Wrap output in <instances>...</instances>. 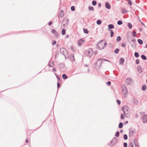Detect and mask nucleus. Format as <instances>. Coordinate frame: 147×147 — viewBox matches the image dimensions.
Returning <instances> with one entry per match:
<instances>
[{
  "label": "nucleus",
  "instance_id": "obj_1",
  "mask_svg": "<svg viewBox=\"0 0 147 147\" xmlns=\"http://www.w3.org/2000/svg\"><path fill=\"white\" fill-rule=\"evenodd\" d=\"M107 44V43L105 40H101L96 44V48L99 50L103 49L105 48Z\"/></svg>",
  "mask_w": 147,
  "mask_h": 147
},
{
  "label": "nucleus",
  "instance_id": "obj_2",
  "mask_svg": "<svg viewBox=\"0 0 147 147\" xmlns=\"http://www.w3.org/2000/svg\"><path fill=\"white\" fill-rule=\"evenodd\" d=\"M121 90L123 95L124 97H126L128 93L127 88L126 85L123 84L121 86Z\"/></svg>",
  "mask_w": 147,
  "mask_h": 147
},
{
  "label": "nucleus",
  "instance_id": "obj_3",
  "mask_svg": "<svg viewBox=\"0 0 147 147\" xmlns=\"http://www.w3.org/2000/svg\"><path fill=\"white\" fill-rule=\"evenodd\" d=\"M60 52L65 56V59L68 58L69 56L66 50L64 48H61L60 49Z\"/></svg>",
  "mask_w": 147,
  "mask_h": 147
},
{
  "label": "nucleus",
  "instance_id": "obj_4",
  "mask_svg": "<svg viewBox=\"0 0 147 147\" xmlns=\"http://www.w3.org/2000/svg\"><path fill=\"white\" fill-rule=\"evenodd\" d=\"M109 61L105 59H104L103 58H100L98 59L97 61L96 62V65L98 66V67H100L101 65V64L102 62H104V61Z\"/></svg>",
  "mask_w": 147,
  "mask_h": 147
},
{
  "label": "nucleus",
  "instance_id": "obj_5",
  "mask_svg": "<svg viewBox=\"0 0 147 147\" xmlns=\"http://www.w3.org/2000/svg\"><path fill=\"white\" fill-rule=\"evenodd\" d=\"M117 139L116 137H114L111 141L108 144V145L109 146L111 147L115 145L117 142Z\"/></svg>",
  "mask_w": 147,
  "mask_h": 147
},
{
  "label": "nucleus",
  "instance_id": "obj_6",
  "mask_svg": "<svg viewBox=\"0 0 147 147\" xmlns=\"http://www.w3.org/2000/svg\"><path fill=\"white\" fill-rule=\"evenodd\" d=\"M85 54L87 56L90 57L93 54V51L91 49L87 50L85 51Z\"/></svg>",
  "mask_w": 147,
  "mask_h": 147
},
{
  "label": "nucleus",
  "instance_id": "obj_7",
  "mask_svg": "<svg viewBox=\"0 0 147 147\" xmlns=\"http://www.w3.org/2000/svg\"><path fill=\"white\" fill-rule=\"evenodd\" d=\"M129 109V107L126 105L123 107L122 109L125 115L128 114Z\"/></svg>",
  "mask_w": 147,
  "mask_h": 147
},
{
  "label": "nucleus",
  "instance_id": "obj_8",
  "mask_svg": "<svg viewBox=\"0 0 147 147\" xmlns=\"http://www.w3.org/2000/svg\"><path fill=\"white\" fill-rule=\"evenodd\" d=\"M125 83L127 85H131V80L130 78H127L125 80Z\"/></svg>",
  "mask_w": 147,
  "mask_h": 147
},
{
  "label": "nucleus",
  "instance_id": "obj_9",
  "mask_svg": "<svg viewBox=\"0 0 147 147\" xmlns=\"http://www.w3.org/2000/svg\"><path fill=\"white\" fill-rule=\"evenodd\" d=\"M136 129H129V136L131 137L133 134L135 132Z\"/></svg>",
  "mask_w": 147,
  "mask_h": 147
},
{
  "label": "nucleus",
  "instance_id": "obj_10",
  "mask_svg": "<svg viewBox=\"0 0 147 147\" xmlns=\"http://www.w3.org/2000/svg\"><path fill=\"white\" fill-rule=\"evenodd\" d=\"M142 122L144 123L147 122V115H143L142 117Z\"/></svg>",
  "mask_w": 147,
  "mask_h": 147
},
{
  "label": "nucleus",
  "instance_id": "obj_11",
  "mask_svg": "<svg viewBox=\"0 0 147 147\" xmlns=\"http://www.w3.org/2000/svg\"><path fill=\"white\" fill-rule=\"evenodd\" d=\"M68 23V20L67 19L66 20H63L62 22V25L63 26H66Z\"/></svg>",
  "mask_w": 147,
  "mask_h": 147
},
{
  "label": "nucleus",
  "instance_id": "obj_12",
  "mask_svg": "<svg viewBox=\"0 0 147 147\" xmlns=\"http://www.w3.org/2000/svg\"><path fill=\"white\" fill-rule=\"evenodd\" d=\"M84 40L83 39H80L78 42V45L79 46H81L82 44H83L84 43Z\"/></svg>",
  "mask_w": 147,
  "mask_h": 147
},
{
  "label": "nucleus",
  "instance_id": "obj_13",
  "mask_svg": "<svg viewBox=\"0 0 147 147\" xmlns=\"http://www.w3.org/2000/svg\"><path fill=\"white\" fill-rule=\"evenodd\" d=\"M137 70L139 73L141 74L142 72V68L141 66L138 65L137 67Z\"/></svg>",
  "mask_w": 147,
  "mask_h": 147
},
{
  "label": "nucleus",
  "instance_id": "obj_14",
  "mask_svg": "<svg viewBox=\"0 0 147 147\" xmlns=\"http://www.w3.org/2000/svg\"><path fill=\"white\" fill-rule=\"evenodd\" d=\"M105 6L106 8L110 9L111 8V6L109 3L108 2H106L105 3Z\"/></svg>",
  "mask_w": 147,
  "mask_h": 147
},
{
  "label": "nucleus",
  "instance_id": "obj_15",
  "mask_svg": "<svg viewBox=\"0 0 147 147\" xmlns=\"http://www.w3.org/2000/svg\"><path fill=\"white\" fill-rule=\"evenodd\" d=\"M52 32L55 37H57L58 36V32L56 31L54 29H53L52 30Z\"/></svg>",
  "mask_w": 147,
  "mask_h": 147
},
{
  "label": "nucleus",
  "instance_id": "obj_16",
  "mask_svg": "<svg viewBox=\"0 0 147 147\" xmlns=\"http://www.w3.org/2000/svg\"><path fill=\"white\" fill-rule=\"evenodd\" d=\"M108 30L109 31L111 30V29H113L114 28V25L113 24H109L108 25Z\"/></svg>",
  "mask_w": 147,
  "mask_h": 147
},
{
  "label": "nucleus",
  "instance_id": "obj_17",
  "mask_svg": "<svg viewBox=\"0 0 147 147\" xmlns=\"http://www.w3.org/2000/svg\"><path fill=\"white\" fill-rule=\"evenodd\" d=\"M64 14V11L63 10H61L59 12V16L60 18H62Z\"/></svg>",
  "mask_w": 147,
  "mask_h": 147
},
{
  "label": "nucleus",
  "instance_id": "obj_18",
  "mask_svg": "<svg viewBox=\"0 0 147 147\" xmlns=\"http://www.w3.org/2000/svg\"><path fill=\"white\" fill-rule=\"evenodd\" d=\"M70 60L72 61H74L75 60V59H74V55L73 54H71V55H70Z\"/></svg>",
  "mask_w": 147,
  "mask_h": 147
},
{
  "label": "nucleus",
  "instance_id": "obj_19",
  "mask_svg": "<svg viewBox=\"0 0 147 147\" xmlns=\"http://www.w3.org/2000/svg\"><path fill=\"white\" fill-rule=\"evenodd\" d=\"M134 143L136 147H139L138 143L137 142V140L136 139L134 140Z\"/></svg>",
  "mask_w": 147,
  "mask_h": 147
},
{
  "label": "nucleus",
  "instance_id": "obj_20",
  "mask_svg": "<svg viewBox=\"0 0 147 147\" xmlns=\"http://www.w3.org/2000/svg\"><path fill=\"white\" fill-rule=\"evenodd\" d=\"M124 61V59L123 58H121L119 61V63L120 64H122Z\"/></svg>",
  "mask_w": 147,
  "mask_h": 147
},
{
  "label": "nucleus",
  "instance_id": "obj_21",
  "mask_svg": "<svg viewBox=\"0 0 147 147\" xmlns=\"http://www.w3.org/2000/svg\"><path fill=\"white\" fill-rule=\"evenodd\" d=\"M121 11L123 14L126 13L127 12V11L125 9H122Z\"/></svg>",
  "mask_w": 147,
  "mask_h": 147
},
{
  "label": "nucleus",
  "instance_id": "obj_22",
  "mask_svg": "<svg viewBox=\"0 0 147 147\" xmlns=\"http://www.w3.org/2000/svg\"><path fill=\"white\" fill-rule=\"evenodd\" d=\"M138 43L141 45H142L143 43V41L140 39H138Z\"/></svg>",
  "mask_w": 147,
  "mask_h": 147
},
{
  "label": "nucleus",
  "instance_id": "obj_23",
  "mask_svg": "<svg viewBox=\"0 0 147 147\" xmlns=\"http://www.w3.org/2000/svg\"><path fill=\"white\" fill-rule=\"evenodd\" d=\"M146 85H143L142 87V89L143 90L145 91L146 89Z\"/></svg>",
  "mask_w": 147,
  "mask_h": 147
},
{
  "label": "nucleus",
  "instance_id": "obj_24",
  "mask_svg": "<svg viewBox=\"0 0 147 147\" xmlns=\"http://www.w3.org/2000/svg\"><path fill=\"white\" fill-rule=\"evenodd\" d=\"M62 77L65 80L68 77L65 74H63L62 75Z\"/></svg>",
  "mask_w": 147,
  "mask_h": 147
},
{
  "label": "nucleus",
  "instance_id": "obj_25",
  "mask_svg": "<svg viewBox=\"0 0 147 147\" xmlns=\"http://www.w3.org/2000/svg\"><path fill=\"white\" fill-rule=\"evenodd\" d=\"M141 57L143 60H146L147 59L146 57L144 55H142L141 56Z\"/></svg>",
  "mask_w": 147,
  "mask_h": 147
},
{
  "label": "nucleus",
  "instance_id": "obj_26",
  "mask_svg": "<svg viewBox=\"0 0 147 147\" xmlns=\"http://www.w3.org/2000/svg\"><path fill=\"white\" fill-rule=\"evenodd\" d=\"M49 66L50 67H53L54 65V63L53 62H51V63H50L48 64Z\"/></svg>",
  "mask_w": 147,
  "mask_h": 147
},
{
  "label": "nucleus",
  "instance_id": "obj_27",
  "mask_svg": "<svg viewBox=\"0 0 147 147\" xmlns=\"http://www.w3.org/2000/svg\"><path fill=\"white\" fill-rule=\"evenodd\" d=\"M134 55L135 57L136 58H138L139 56V54L138 52H135L134 53Z\"/></svg>",
  "mask_w": 147,
  "mask_h": 147
},
{
  "label": "nucleus",
  "instance_id": "obj_28",
  "mask_svg": "<svg viewBox=\"0 0 147 147\" xmlns=\"http://www.w3.org/2000/svg\"><path fill=\"white\" fill-rule=\"evenodd\" d=\"M130 43L132 47L135 48L136 47V43H133V42L132 43V42H130Z\"/></svg>",
  "mask_w": 147,
  "mask_h": 147
},
{
  "label": "nucleus",
  "instance_id": "obj_29",
  "mask_svg": "<svg viewBox=\"0 0 147 147\" xmlns=\"http://www.w3.org/2000/svg\"><path fill=\"white\" fill-rule=\"evenodd\" d=\"M127 26L128 28L129 29H131L132 28V25L130 23H129L127 24Z\"/></svg>",
  "mask_w": 147,
  "mask_h": 147
},
{
  "label": "nucleus",
  "instance_id": "obj_30",
  "mask_svg": "<svg viewBox=\"0 0 147 147\" xmlns=\"http://www.w3.org/2000/svg\"><path fill=\"white\" fill-rule=\"evenodd\" d=\"M123 124L122 123H119V128H122L123 127Z\"/></svg>",
  "mask_w": 147,
  "mask_h": 147
},
{
  "label": "nucleus",
  "instance_id": "obj_31",
  "mask_svg": "<svg viewBox=\"0 0 147 147\" xmlns=\"http://www.w3.org/2000/svg\"><path fill=\"white\" fill-rule=\"evenodd\" d=\"M88 9L89 10H91L92 11H94V7L92 6H89L88 7Z\"/></svg>",
  "mask_w": 147,
  "mask_h": 147
},
{
  "label": "nucleus",
  "instance_id": "obj_32",
  "mask_svg": "<svg viewBox=\"0 0 147 147\" xmlns=\"http://www.w3.org/2000/svg\"><path fill=\"white\" fill-rule=\"evenodd\" d=\"M121 40V37L119 36H118L116 40L117 42H119Z\"/></svg>",
  "mask_w": 147,
  "mask_h": 147
},
{
  "label": "nucleus",
  "instance_id": "obj_33",
  "mask_svg": "<svg viewBox=\"0 0 147 147\" xmlns=\"http://www.w3.org/2000/svg\"><path fill=\"white\" fill-rule=\"evenodd\" d=\"M84 32V33L88 34L89 32V31H88L87 29H83Z\"/></svg>",
  "mask_w": 147,
  "mask_h": 147
},
{
  "label": "nucleus",
  "instance_id": "obj_34",
  "mask_svg": "<svg viewBox=\"0 0 147 147\" xmlns=\"http://www.w3.org/2000/svg\"><path fill=\"white\" fill-rule=\"evenodd\" d=\"M96 23L98 25H100L101 23V21L100 20H98L96 21Z\"/></svg>",
  "mask_w": 147,
  "mask_h": 147
},
{
  "label": "nucleus",
  "instance_id": "obj_35",
  "mask_svg": "<svg viewBox=\"0 0 147 147\" xmlns=\"http://www.w3.org/2000/svg\"><path fill=\"white\" fill-rule=\"evenodd\" d=\"M61 33L63 35H64L65 34V29H63L62 30Z\"/></svg>",
  "mask_w": 147,
  "mask_h": 147
},
{
  "label": "nucleus",
  "instance_id": "obj_36",
  "mask_svg": "<svg viewBox=\"0 0 147 147\" xmlns=\"http://www.w3.org/2000/svg\"><path fill=\"white\" fill-rule=\"evenodd\" d=\"M119 51V49H116L114 51V52L115 54H117Z\"/></svg>",
  "mask_w": 147,
  "mask_h": 147
},
{
  "label": "nucleus",
  "instance_id": "obj_37",
  "mask_svg": "<svg viewBox=\"0 0 147 147\" xmlns=\"http://www.w3.org/2000/svg\"><path fill=\"white\" fill-rule=\"evenodd\" d=\"M123 23V22L119 20L117 21V24L119 25H121Z\"/></svg>",
  "mask_w": 147,
  "mask_h": 147
},
{
  "label": "nucleus",
  "instance_id": "obj_38",
  "mask_svg": "<svg viewBox=\"0 0 147 147\" xmlns=\"http://www.w3.org/2000/svg\"><path fill=\"white\" fill-rule=\"evenodd\" d=\"M110 31L111 33V37H112L113 35L114 34V32L112 30H109Z\"/></svg>",
  "mask_w": 147,
  "mask_h": 147
},
{
  "label": "nucleus",
  "instance_id": "obj_39",
  "mask_svg": "<svg viewBox=\"0 0 147 147\" xmlns=\"http://www.w3.org/2000/svg\"><path fill=\"white\" fill-rule=\"evenodd\" d=\"M119 131H117L116 132V133H115V136L117 137H118L119 136Z\"/></svg>",
  "mask_w": 147,
  "mask_h": 147
},
{
  "label": "nucleus",
  "instance_id": "obj_40",
  "mask_svg": "<svg viewBox=\"0 0 147 147\" xmlns=\"http://www.w3.org/2000/svg\"><path fill=\"white\" fill-rule=\"evenodd\" d=\"M133 35L134 37H136V32L135 31H133L132 32Z\"/></svg>",
  "mask_w": 147,
  "mask_h": 147
},
{
  "label": "nucleus",
  "instance_id": "obj_41",
  "mask_svg": "<svg viewBox=\"0 0 147 147\" xmlns=\"http://www.w3.org/2000/svg\"><path fill=\"white\" fill-rule=\"evenodd\" d=\"M123 138L125 140H127V135L126 134H124L123 136Z\"/></svg>",
  "mask_w": 147,
  "mask_h": 147
},
{
  "label": "nucleus",
  "instance_id": "obj_42",
  "mask_svg": "<svg viewBox=\"0 0 147 147\" xmlns=\"http://www.w3.org/2000/svg\"><path fill=\"white\" fill-rule=\"evenodd\" d=\"M92 4L93 5H95L96 4V2L95 1H92Z\"/></svg>",
  "mask_w": 147,
  "mask_h": 147
},
{
  "label": "nucleus",
  "instance_id": "obj_43",
  "mask_svg": "<svg viewBox=\"0 0 147 147\" xmlns=\"http://www.w3.org/2000/svg\"><path fill=\"white\" fill-rule=\"evenodd\" d=\"M131 42H132L133 43H136V39H135L134 38L131 39Z\"/></svg>",
  "mask_w": 147,
  "mask_h": 147
},
{
  "label": "nucleus",
  "instance_id": "obj_44",
  "mask_svg": "<svg viewBox=\"0 0 147 147\" xmlns=\"http://www.w3.org/2000/svg\"><path fill=\"white\" fill-rule=\"evenodd\" d=\"M55 75L56 76V77L58 79V81H59L60 80V78L59 77L56 73H55Z\"/></svg>",
  "mask_w": 147,
  "mask_h": 147
},
{
  "label": "nucleus",
  "instance_id": "obj_45",
  "mask_svg": "<svg viewBox=\"0 0 147 147\" xmlns=\"http://www.w3.org/2000/svg\"><path fill=\"white\" fill-rule=\"evenodd\" d=\"M130 5H132V3L130 0H128L127 2Z\"/></svg>",
  "mask_w": 147,
  "mask_h": 147
},
{
  "label": "nucleus",
  "instance_id": "obj_46",
  "mask_svg": "<svg viewBox=\"0 0 147 147\" xmlns=\"http://www.w3.org/2000/svg\"><path fill=\"white\" fill-rule=\"evenodd\" d=\"M71 10L72 11H74L75 10V7L74 6H73L71 7Z\"/></svg>",
  "mask_w": 147,
  "mask_h": 147
},
{
  "label": "nucleus",
  "instance_id": "obj_47",
  "mask_svg": "<svg viewBox=\"0 0 147 147\" xmlns=\"http://www.w3.org/2000/svg\"><path fill=\"white\" fill-rule=\"evenodd\" d=\"M129 147H134L133 143H130L129 145Z\"/></svg>",
  "mask_w": 147,
  "mask_h": 147
},
{
  "label": "nucleus",
  "instance_id": "obj_48",
  "mask_svg": "<svg viewBox=\"0 0 147 147\" xmlns=\"http://www.w3.org/2000/svg\"><path fill=\"white\" fill-rule=\"evenodd\" d=\"M135 62H136V64H138L140 63L139 60L138 59H137L136 61Z\"/></svg>",
  "mask_w": 147,
  "mask_h": 147
},
{
  "label": "nucleus",
  "instance_id": "obj_49",
  "mask_svg": "<svg viewBox=\"0 0 147 147\" xmlns=\"http://www.w3.org/2000/svg\"><path fill=\"white\" fill-rule=\"evenodd\" d=\"M116 102L118 105H119L121 104V101L119 100H116Z\"/></svg>",
  "mask_w": 147,
  "mask_h": 147
},
{
  "label": "nucleus",
  "instance_id": "obj_50",
  "mask_svg": "<svg viewBox=\"0 0 147 147\" xmlns=\"http://www.w3.org/2000/svg\"><path fill=\"white\" fill-rule=\"evenodd\" d=\"M124 115L123 114H121V119H124Z\"/></svg>",
  "mask_w": 147,
  "mask_h": 147
},
{
  "label": "nucleus",
  "instance_id": "obj_51",
  "mask_svg": "<svg viewBox=\"0 0 147 147\" xmlns=\"http://www.w3.org/2000/svg\"><path fill=\"white\" fill-rule=\"evenodd\" d=\"M111 82L110 81H108L107 82V84L108 86H110L111 84Z\"/></svg>",
  "mask_w": 147,
  "mask_h": 147
},
{
  "label": "nucleus",
  "instance_id": "obj_52",
  "mask_svg": "<svg viewBox=\"0 0 147 147\" xmlns=\"http://www.w3.org/2000/svg\"><path fill=\"white\" fill-rule=\"evenodd\" d=\"M123 145L124 147H127V143L124 142Z\"/></svg>",
  "mask_w": 147,
  "mask_h": 147
},
{
  "label": "nucleus",
  "instance_id": "obj_53",
  "mask_svg": "<svg viewBox=\"0 0 147 147\" xmlns=\"http://www.w3.org/2000/svg\"><path fill=\"white\" fill-rule=\"evenodd\" d=\"M56 43V42L55 40L53 41L52 43V44L53 45H55Z\"/></svg>",
  "mask_w": 147,
  "mask_h": 147
},
{
  "label": "nucleus",
  "instance_id": "obj_54",
  "mask_svg": "<svg viewBox=\"0 0 147 147\" xmlns=\"http://www.w3.org/2000/svg\"><path fill=\"white\" fill-rule=\"evenodd\" d=\"M122 46L123 47H125L126 46V45L125 43H123L122 44Z\"/></svg>",
  "mask_w": 147,
  "mask_h": 147
},
{
  "label": "nucleus",
  "instance_id": "obj_55",
  "mask_svg": "<svg viewBox=\"0 0 147 147\" xmlns=\"http://www.w3.org/2000/svg\"><path fill=\"white\" fill-rule=\"evenodd\" d=\"M52 24V22L51 21H50L48 23V25L49 26H51Z\"/></svg>",
  "mask_w": 147,
  "mask_h": 147
},
{
  "label": "nucleus",
  "instance_id": "obj_56",
  "mask_svg": "<svg viewBox=\"0 0 147 147\" xmlns=\"http://www.w3.org/2000/svg\"><path fill=\"white\" fill-rule=\"evenodd\" d=\"M60 86V84L58 82L57 83V88H58Z\"/></svg>",
  "mask_w": 147,
  "mask_h": 147
},
{
  "label": "nucleus",
  "instance_id": "obj_57",
  "mask_svg": "<svg viewBox=\"0 0 147 147\" xmlns=\"http://www.w3.org/2000/svg\"><path fill=\"white\" fill-rule=\"evenodd\" d=\"M53 71L54 72H55L56 71H57V69H56L55 68H53Z\"/></svg>",
  "mask_w": 147,
  "mask_h": 147
},
{
  "label": "nucleus",
  "instance_id": "obj_58",
  "mask_svg": "<svg viewBox=\"0 0 147 147\" xmlns=\"http://www.w3.org/2000/svg\"><path fill=\"white\" fill-rule=\"evenodd\" d=\"M98 7H100L101 6V4L100 3H99L98 4Z\"/></svg>",
  "mask_w": 147,
  "mask_h": 147
},
{
  "label": "nucleus",
  "instance_id": "obj_59",
  "mask_svg": "<svg viewBox=\"0 0 147 147\" xmlns=\"http://www.w3.org/2000/svg\"><path fill=\"white\" fill-rule=\"evenodd\" d=\"M69 37V34H67L65 36V38H68Z\"/></svg>",
  "mask_w": 147,
  "mask_h": 147
},
{
  "label": "nucleus",
  "instance_id": "obj_60",
  "mask_svg": "<svg viewBox=\"0 0 147 147\" xmlns=\"http://www.w3.org/2000/svg\"><path fill=\"white\" fill-rule=\"evenodd\" d=\"M139 30L141 32H142V28H139Z\"/></svg>",
  "mask_w": 147,
  "mask_h": 147
},
{
  "label": "nucleus",
  "instance_id": "obj_61",
  "mask_svg": "<svg viewBox=\"0 0 147 147\" xmlns=\"http://www.w3.org/2000/svg\"><path fill=\"white\" fill-rule=\"evenodd\" d=\"M26 143H28V140L27 139H26Z\"/></svg>",
  "mask_w": 147,
  "mask_h": 147
},
{
  "label": "nucleus",
  "instance_id": "obj_62",
  "mask_svg": "<svg viewBox=\"0 0 147 147\" xmlns=\"http://www.w3.org/2000/svg\"><path fill=\"white\" fill-rule=\"evenodd\" d=\"M128 121H125V123H128Z\"/></svg>",
  "mask_w": 147,
  "mask_h": 147
},
{
  "label": "nucleus",
  "instance_id": "obj_63",
  "mask_svg": "<svg viewBox=\"0 0 147 147\" xmlns=\"http://www.w3.org/2000/svg\"><path fill=\"white\" fill-rule=\"evenodd\" d=\"M123 130H120V132H121V133H122L123 132Z\"/></svg>",
  "mask_w": 147,
  "mask_h": 147
},
{
  "label": "nucleus",
  "instance_id": "obj_64",
  "mask_svg": "<svg viewBox=\"0 0 147 147\" xmlns=\"http://www.w3.org/2000/svg\"><path fill=\"white\" fill-rule=\"evenodd\" d=\"M85 66H86V67H87L88 66V65L87 64H85Z\"/></svg>",
  "mask_w": 147,
  "mask_h": 147
}]
</instances>
